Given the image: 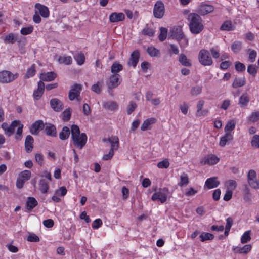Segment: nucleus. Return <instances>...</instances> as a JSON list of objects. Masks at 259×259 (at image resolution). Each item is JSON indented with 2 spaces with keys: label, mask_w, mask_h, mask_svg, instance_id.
<instances>
[{
  "label": "nucleus",
  "mask_w": 259,
  "mask_h": 259,
  "mask_svg": "<svg viewBox=\"0 0 259 259\" xmlns=\"http://www.w3.org/2000/svg\"><path fill=\"white\" fill-rule=\"evenodd\" d=\"M67 192L66 188L62 186L55 191V195L63 197L66 194Z\"/></svg>",
  "instance_id": "54"
},
{
  "label": "nucleus",
  "mask_w": 259,
  "mask_h": 259,
  "mask_svg": "<svg viewBox=\"0 0 259 259\" xmlns=\"http://www.w3.org/2000/svg\"><path fill=\"white\" fill-rule=\"evenodd\" d=\"M33 137L30 135H28L25 141V147L26 151L27 153H30L32 151L33 146Z\"/></svg>",
  "instance_id": "25"
},
{
  "label": "nucleus",
  "mask_w": 259,
  "mask_h": 259,
  "mask_svg": "<svg viewBox=\"0 0 259 259\" xmlns=\"http://www.w3.org/2000/svg\"><path fill=\"white\" fill-rule=\"evenodd\" d=\"M33 30V27L32 26H28L23 27L21 29L20 32L23 35H28L32 32Z\"/></svg>",
  "instance_id": "49"
},
{
  "label": "nucleus",
  "mask_w": 259,
  "mask_h": 259,
  "mask_svg": "<svg viewBox=\"0 0 259 259\" xmlns=\"http://www.w3.org/2000/svg\"><path fill=\"white\" fill-rule=\"evenodd\" d=\"M37 205V200L33 197H28L26 203V208L29 210H32Z\"/></svg>",
  "instance_id": "30"
},
{
  "label": "nucleus",
  "mask_w": 259,
  "mask_h": 259,
  "mask_svg": "<svg viewBox=\"0 0 259 259\" xmlns=\"http://www.w3.org/2000/svg\"><path fill=\"white\" fill-rule=\"evenodd\" d=\"M189 183L188 177L187 174H183L180 176V181L179 185L181 187L187 185Z\"/></svg>",
  "instance_id": "46"
},
{
  "label": "nucleus",
  "mask_w": 259,
  "mask_h": 259,
  "mask_svg": "<svg viewBox=\"0 0 259 259\" xmlns=\"http://www.w3.org/2000/svg\"><path fill=\"white\" fill-rule=\"evenodd\" d=\"M31 176V172L28 170L21 171L17 179V188H21L23 187L24 183L28 181Z\"/></svg>",
  "instance_id": "5"
},
{
  "label": "nucleus",
  "mask_w": 259,
  "mask_h": 259,
  "mask_svg": "<svg viewBox=\"0 0 259 259\" xmlns=\"http://www.w3.org/2000/svg\"><path fill=\"white\" fill-rule=\"evenodd\" d=\"M14 79V74L9 71L3 70L0 72V82L9 83Z\"/></svg>",
  "instance_id": "10"
},
{
  "label": "nucleus",
  "mask_w": 259,
  "mask_h": 259,
  "mask_svg": "<svg viewBox=\"0 0 259 259\" xmlns=\"http://www.w3.org/2000/svg\"><path fill=\"white\" fill-rule=\"evenodd\" d=\"M199 237L201 241L204 242L207 240H212L214 238V235L209 233L203 232L200 235Z\"/></svg>",
  "instance_id": "38"
},
{
  "label": "nucleus",
  "mask_w": 259,
  "mask_h": 259,
  "mask_svg": "<svg viewBox=\"0 0 259 259\" xmlns=\"http://www.w3.org/2000/svg\"><path fill=\"white\" fill-rule=\"evenodd\" d=\"M249 52V59L251 62H253L255 60L257 56V53L255 50H248Z\"/></svg>",
  "instance_id": "58"
},
{
  "label": "nucleus",
  "mask_w": 259,
  "mask_h": 259,
  "mask_svg": "<svg viewBox=\"0 0 259 259\" xmlns=\"http://www.w3.org/2000/svg\"><path fill=\"white\" fill-rule=\"evenodd\" d=\"M190 30L193 34L200 33L204 28L201 18L197 14L191 13L188 15Z\"/></svg>",
  "instance_id": "2"
},
{
  "label": "nucleus",
  "mask_w": 259,
  "mask_h": 259,
  "mask_svg": "<svg viewBox=\"0 0 259 259\" xmlns=\"http://www.w3.org/2000/svg\"><path fill=\"white\" fill-rule=\"evenodd\" d=\"M198 59L200 63L204 66H210L213 63L210 53L206 50L203 49L199 52Z\"/></svg>",
  "instance_id": "4"
},
{
  "label": "nucleus",
  "mask_w": 259,
  "mask_h": 259,
  "mask_svg": "<svg viewBox=\"0 0 259 259\" xmlns=\"http://www.w3.org/2000/svg\"><path fill=\"white\" fill-rule=\"evenodd\" d=\"M16 127V120H13L10 125L5 122L2 124V128L4 130L5 134L8 136H10L14 134Z\"/></svg>",
  "instance_id": "11"
},
{
  "label": "nucleus",
  "mask_w": 259,
  "mask_h": 259,
  "mask_svg": "<svg viewBox=\"0 0 259 259\" xmlns=\"http://www.w3.org/2000/svg\"><path fill=\"white\" fill-rule=\"evenodd\" d=\"M155 33L154 30L152 28L146 27L142 31V34L144 35H147L149 37H152Z\"/></svg>",
  "instance_id": "47"
},
{
  "label": "nucleus",
  "mask_w": 259,
  "mask_h": 259,
  "mask_svg": "<svg viewBox=\"0 0 259 259\" xmlns=\"http://www.w3.org/2000/svg\"><path fill=\"white\" fill-rule=\"evenodd\" d=\"M225 185L229 190L233 191L237 186V183L235 180H229L225 182Z\"/></svg>",
  "instance_id": "40"
},
{
  "label": "nucleus",
  "mask_w": 259,
  "mask_h": 259,
  "mask_svg": "<svg viewBox=\"0 0 259 259\" xmlns=\"http://www.w3.org/2000/svg\"><path fill=\"white\" fill-rule=\"evenodd\" d=\"M81 90V86L80 84H76L73 85L69 93V98L72 101L74 99H78L79 96L80 91Z\"/></svg>",
  "instance_id": "13"
},
{
  "label": "nucleus",
  "mask_w": 259,
  "mask_h": 259,
  "mask_svg": "<svg viewBox=\"0 0 259 259\" xmlns=\"http://www.w3.org/2000/svg\"><path fill=\"white\" fill-rule=\"evenodd\" d=\"M248 120L250 122H255L259 120V111H254L251 113L248 117Z\"/></svg>",
  "instance_id": "43"
},
{
  "label": "nucleus",
  "mask_w": 259,
  "mask_h": 259,
  "mask_svg": "<svg viewBox=\"0 0 259 259\" xmlns=\"http://www.w3.org/2000/svg\"><path fill=\"white\" fill-rule=\"evenodd\" d=\"M51 107L56 112H59L62 110L63 106L62 103L58 99L54 98L50 101Z\"/></svg>",
  "instance_id": "19"
},
{
  "label": "nucleus",
  "mask_w": 259,
  "mask_h": 259,
  "mask_svg": "<svg viewBox=\"0 0 259 259\" xmlns=\"http://www.w3.org/2000/svg\"><path fill=\"white\" fill-rule=\"evenodd\" d=\"M214 8L212 5L202 4L199 7V12L200 14L205 15L212 12Z\"/></svg>",
  "instance_id": "22"
},
{
  "label": "nucleus",
  "mask_w": 259,
  "mask_h": 259,
  "mask_svg": "<svg viewBox=\"0 0 259 259\" xmlns=\"http://www.w3.org/2000/svg\"><path fill=\"white\" fill-rule=\"evenodd\" d=\"M108 141L111 144V149L113 151L118 149L119 145V139L117 136H112L108 139Z\"/></svg>",
  "instance_id": "27"
},
{
  "label": "nucleus",
  "mask_w": 259,
  "mask_h": 259,
  "mask_svg": "<svg viewBox=\"0 0 259 259\" xmlns=\"http://www.w3.org/2000/svg\"><path fill=\"white\" fill-rule=\"evenodd\" d=\"M247 179L248 184L251 188L255 189L259 188V181L257 179L255 170L251 169L249 171Z\"/></svg>",
  "instance_id": "6"
},
{
  "label": "nucleus",
  "mask_w": 259,
  "mask_h": 259,
  "mask_svg": "<svg viewBox=\"0 0 259 259\" xmlns=\"http://www.w3.org/2000/svg\"><path fill=\"white\" fill-rule=\"evenodd\" d=\"M147 52L151 57H157L159 55V51L153 47H149L147 48Z\"/></svg>",
  "instance_id": "42"
},
{
  "label": "nucleus",
  "mask_w": 259,
  "mask_h": 259,
  "mask_svg": "<svg viewBox=\"0 0 259 259\" xmlns=\"http://www.w3.org/2000/svg\"><path fill=\"white\" fill-rule=\"evenodd\" d=\"M251 146L255 148H259V135H254L252 136L251 139Z\"/></svg>",
  "instance_id": "45"
},
{
  "label": "nucleus",
  "mask_w": 259,
  "mask_h": 259,
  "mask_svg": "<svg viewBox=\"0 0 259 259\" xmlns=\"http://www.w3.org/2000/svg\"><path fill=\"white\" fill-rule=\"evenodd\" d=\"M247 72L253 76L256 75L257 70L255 66L253 65H249L247 67Z\"/></svg>",
  "instance_id": "60"
},
{
  "label": "nucleus",
  "mask_w": 259,
  "mask_h": 259,
  "mask_svg": "<svg viewBox=\"0 0 259 259\" xmlns=\"http://www.w3.org/2000/svg\"><path fill=\"white\" fill-rule=\"evenodd\" d=\"M252 246L250 244H246L242 247L236 246L233 248V251L236 253L247 254L250 251Z\"/></svg>",
  "instance_id": "18"
},
{
  "label": "nucleus",
  "mask_w": 259,
  "mask_h": 259,
  "mask_svg": "<svg viewBox=\"0 0 259 259\" xmlns=\"http://www.w3.org/2000/svg\"><path fill=\"white\" fill-rule=\"evenodd\" d=\"M250 231H245L241 237V242L243 244L249 241L251 239L250 235Z\"/></svg>",
  "instance_id": "44"
},
{
  "label": "nucleus",
  "mask_w": 259,
  "mask_h": 259,
  "mask_svg": "<svg viewBox=\"0 0 259 259\" xmlns=\"http://www.w3.org/2000/svg\"><path fill=\"white\" fill-rule=\"evenodd\" d=\"M27 240L29 242H37L39 241V238L35 234H31L28 236Z\"/></svg>",
  "instance_id": "63"
},
{
  "label": "nucleus",
  "mask_w": 259,
  "mask_h": 259,
  "mask_svg": "<svg viewBox=\"0 0 259 259\" xmlns=\"http://www.w3.org/2000/svg\"><path fill=\"white\" fill-rule=\"evenodd\" d=\"M102 225V221L100 219L95 220L92 225V227L94 229H97Z\"/></svg>",
  "instance_id": "61"
},
{
  "label": "nucleus",
  "mask_w": 259,
  "mask_h": 259,
  "mask_svg": "<svg viewBox=\"0 0 259 259\" xmlns=\"http://www.w3.org/2000/svg\"><path fill=\"white\" fill-rule=\"evenodd\" d=\"M169 166V162L167 159H165L157 163V167L159 168H167Z\"/></svg>",
  "instance_id": "52"
},
{
  "label": "nucleus",
  "mask_w": 259,
  "mask_h": 259,
  "mask_svg": "<svg viewBox=\"0 0 259 259\" xmlns=\"http://www.w3.org/2000/svg\"><path fill=\"white\" fill-rule=\"evenodd\" d=\"M249 101V96L246 93H244L239 98L238 104L240 107H244L247 106Z\"/></svg>",
  "instance_id": "29"
},
{
  "label": "nucleus",
  "mask_w": 259,
  "mask_h": 259,
  "mask_svg": "<svg viewBox=\"0 0 259 259\" xmlns=\"http://www.w3.org/2000/svg\"><path fill=\"white\" fill-rule=\"evenodd\" d=\"M103 106L105 109L110 111H115L118 108V105L117 103L115 102L112 101L104 102L103 104Z\"/></svg>",
  "instance_id": "28"
},
{
  "label": "nucleus",
  "mask_w": 259,
  "mask_h": 259,
  "mask_svg": "<svg viewBox=\"0 0 259 259\" xmlns=\"http://www.w3.org/2000/svg\"><path fill=\"white\" fill-rule=\"evenodd\" d=\"M45 131L47 134L51 136H55L56 135V127L51 124H46L45 126Z\"/></svg>",
  "instance_id": "34"
},
{
  "label": "nucleus",
  "mask_w": 259,
  "mask_h": 259,
  "mask_svg": "<svg viewBox=\"0 0 259 259\" xmlns=\"http://www.w3.org/2000/svg\"><path fill=\"white\" fill-rule=\"evenodd\" d=\"M210 52L212 57L214 58H218L220 56V49L218 46L215 47H212L210 49Z\"/></svg>",
  "instance_id": "57"
},
{
  "label": "nucleus",
  "mask_w": 259,
  "mask_h": 259,
  "mask_svg": "<svg viewBox=\"0 0 259 259\" xmlns=\"http://www.w3.org/2000/svg\"><path fill=\"white\" fill-rule=\"evenodd\" d=\"M245 84V80L244 77L236 78L232 83V87L233 88L236 89L243 86Z\"/></svg>",
  "instance_id": "36"
},
{
  "label": "nucleus",
  "mask_w": 259,
  "mask_h": 259,
  "mask_svg": "<svg viewBox=\"0 0 259 259\" xmlns=\"http://www.w3.org/2000/svg\"><path fill=\"white\" fill-rule=\"evenodd\" d=\"M39 185V189L41 193H47L49 189L48 183L44 180H40Z\"/></svg>",
  "instance_id": "37"
},
{
  "label": "nucleus",
  "mask_w": 259,
  "mask_h": 259,
  "mask_svg": "<svg viewBox=\"0 0 259 259\" xmlns=\"http://www.w3.org/2000/svg\"><path fill=\"white\" fill-rule=\"evenodd\" d=\"M156 122V119L154 117L148 118L143 122L141 126V130L142 131H145L147 130L150 129L151 127V125L155 123Z\"/></svg>",
  "instance_id": "21"
},
{
  "label": "nucleus",
  "mask_w": 259,
  "mask_h": 259,
  "mask_svg": "<svg viewBox=\"0 0 259 259\" xmlns=\"http://www.w3.org/2000/svg\"><path fill=\"white\" fill-rule=\"evenodd\" d=\"M125 19V15L123 13L114 12L109 16V20L112 23H116L122 21Z\"/></svg>",
  "instance_id": "15"
},
{
  "label": "nucleus",
  "mask_w": 259,
  "mask_h": 259,
  "mask_svg": "<svg viewBox=\"0 0 259 259\" xmlns=\"http://www.w3.org/2000/svg\"><path fill=\"white\" fill-rule=\"evenodd\" d=\"M58 62L61 64H64L65 65H70L72 62V59L71 56L62 55L60 56L58 59Z\"/></svg>",
  "instance_id": "31"
},
{
  "label": "nucleus",
  "mask_w": 259,
  "mask_h": 259,
  "mask_svg": "<svg viewBox=\"0 0 259 259\" xmlns=\"http://www.w3.org/2000/svg\"><path fill=\"white\" fill-rule=\"evenodd\" d=\"M70 134V131L69 127L64 126L62 131L59 134V138L61 140H64L69 137Z\"/></svg>",
  "instance_id": "33"
},
{
  "label": "nucleus",
  "mask_w": 259,
  "mask_h": 259,
  "mask_svg": "<svg viewBox=\"0 0 259 259\" xmlns=\"http://www.w3.org/2000/svg\"><path fill=\"white\" fill-rule=\"evenodd\" d=\"M71 114V110L70 108L66 109L62 113V119L64 121L70 119Z\"/></svg>",
  "instance_id": "50"
},
{
  "label": "nucleus",
  "mask_w": 259,
  "mask_h": 259,
  "mask_svg": "<svg viewBox=\"0 0 259 259\" xmlns=\"http://www.w3.org/2000/svg\"><path fill=\"white\" fill-rule=\"evenodd\" d=\"M139 55H140L138 51H134L131 54V57L128 60V65L135 68L139 61Z\"/></svg>",
  "instance_id": "20"
},
{
  "label": "nucleus",
  "mask_w": 259,
  "mask_h": 259,
  "mask_svg": "<svg viewBox=\"0 0 259 259\" xmlns=\"http://www.w3.org/2000/svg\"><path fill=\"white\" fill-rule=\"evenodd\" d=\"M45 89V84L41 81H39L37 83V89L34 91L33 97L34 100H38L42 96Z\"/></svg>",
  "instance_id": "16"
},
{
  "label": "nucleus",
  "mask_w": 259,
  "mask_h": 259,
  "mask_svg": "<svg viewBox=\"0 0 259 259\" xmlns=\"http://www.w3.org/2000/svg\"><path fill=\"white\" fill-rule=\"evenodd\" d=\"M45 125L42 120H39L35 121L30 128V132L34 135L37 134L44 128Z\"/></svg>",
  "instance_id": "14"
},
{
  "label": "nucleus",
  "mask_w": 259,
  "mask_h": 259,
  "mask_svg": "<svg viewBox=\"0 0 259 259\" xmlns=\"http://www.w3.org/2000/svg\"><path fill=\"white\" fill-rule=\"evenodd\" d=\"M219 161V158L214 155H209L203 157L200 161L202 164L213 165L217 164Z\"/></svg>",
  "instance_id": "12"
},
{
  "label": "nucleus",
  "mask_w": 259,
  "mask_h": 259,
  "mask_svg": "<svg viewBox=\"0 0 259 259\" xmlns=\"http://www.w3.org/2000/svg\"><path fill=\"white\" fill-rule=\"evenodd\" d=\"M35 13L40 14L41 17L45 18L49 17L50 15V12L48 7L39 3H36L35 5Z\"/></svg>",
  "instance_id": "8"
},
{
  "label": "nucleus",
  "mask_w": 259,
  "mask_h": 259,
  "mask_svg": "<svg viewBox=\"0 0 259 259\" xmlns=\"http://www.w3.org/2000/svg\"><path fill=\"white\" fill-rule=\"evenodd\" d=\"M202 92V87L197 85L193 87L191 90V94L192 96H197L200 94Z\"/></svg>",
  "instance_id": "51"
},
{
  "label": "nucleus",
  "mask_w": 259,
  "mask_h": 259,
  "mask_svg": "<svg viewBox=\"0 0 259 259\" xmlns=\"http://www.w3.org/2000/svg\"><path fill=\"white\" fill-rule=\"evenodd\" d=\"M74 59L79 65H81L84 63L85 57L83 54L78 53L74 56Z\"/></svg>",
  "instance_id": "39"
},
{
  "label": "nucleus",
  "mask_w": 259,
  "mask_h": 259,
  "mask_svg": "<svg viewBox=\"0 0 259 259\" xmlns=\"http://www.w3.org/2000/svg\"><path fill=\"white\" fill-rule=\"evenodd\" d=\"M233 139V135L232 134L225 133V135L220 138L219 145L221 147H224L228 142L232 141Z\"/></svg>",
  "instance_id": "24"
},
{
  "label": "nucleus",
  "mask_w": 259,
  "mask_h": 259,
  "mask_svg": "<svg viewBox=\"0 0 259 259\" xmlns=\"http://www.w3.org/2000/svg\"><path fill=\"white\" fill-rule=\"evenodd\" d=\"M236 124V121L235 119H231L229 120L224 128L225 133H228L229 134H232L233 135L234 134V130L235 129V126Z\"/></svg>",
  "instance_id": "23"
},
{
  "label": "nucleus",
  "mask_w": 259,
  "mask_h": 259,
  "mask_svg": "<svg viewBox=\"0 0 259 259\" xmlns=\"http://www.w3.org/2000/svg\"><path fill=\"white\" fill-rule=\"evenodd\" d=\"M101 86L102 82L98 81L97 83L94 84L92 85V90L96 93H100L101 91Z\"/></svg>",
  "instance_id": "59"
},
{
  "label": "nucleus",
  "mask_w": 259,
  "mask_h": 259,
  "mask_svg": "<svg viewBox=\"0 0 259 259\" xmlns=\"http://www.w3.org/2000/svg\"><path fill=\"white\" fill-rule=\"evenodd\" d=\"M220 184V182L216 177H211L207 179L205 182V186L208 189H210L217 187Z\"/></svg>",
  "instance_id": "17"
},
{
  "label": "nucleus",
  "mask_w": 259,
  "mask_h": 259,
  "mask_svg": "<svg viewBox=\"0 0 259 259\" xmlns=\"http://www.w3.org/2000/svg\"><path fill=\"white\" fill-rule=\"evenodd\" d=\"M56 77V74L53 72L41 73L40 75V78L44 81H50L54 80Z\"/></svg>",
  "instance_id": "26"
},
{
  "label": "nucleus",
  "mask_w": 259,
  "mask_h": 259,
  "mask_svg": "<svg viewBox=\"0 0 259 259\" xmlns=\"http://www.w3.org/2000/svg\"><path fill=\"white\" fill-rule=\"evenodd\" d=\"M35 65L33 64L30 68L27 69L26 77L27 78L31 77L35 75Z\"/></svg>",
  "instance_id": "55"
},
{
  "label": "nucleus",
  "mask_w": 259,
  "mask_h": 259,
  "mask_svg": "<svg viewBox=\"0 0 259 259\" xmlns=\"http://www.w3.org/2000/svg\"><path fill=\"white\" fill-rule=\"evenodd\" d=\"M121 81L122 79L119 74H115L112 75L109 78L108 83L109 90L117 87L120 84Z\"/></svg>",
  "instance_id": "9"
},
{
  "label": "nucleus",
  "mask_w": 259,
  "mask_h": 259,
  "mask_svg": "<svg viewBox=\"0 0 259 259\" xmlns=\"http://www.w3.org/2000/svg\"><path fill=\"white\" fill-rule=\"evenodd\" d=\"M71 138L74 146L79 149L85 145L87 137L85 133H80L79 128L76 125L71 126Z\"/></svg>",
  "instance_id": "1"
},
{
  "label": "nucleus",
  "mask_w": 259,
  "mask_h": 259,
  "mask_svg": "<svg viewBox=\"0 0 259 259\" xmlns=\"http://www.w3.org/2000/svg\"><path fill=\"white\" fill-rule=\"evenodd\" d=\"M122 69V65L117 61L114 62L111 67V71L112 73H113V74H118V73L121 71Z\"/></svg>",
  "instance_id": "35"
},
{
  "label": "nucleus",
  "mask_w": 259,
  "mask_h": 259,
  "mask_svg": "<svg viewBox=\"0 0 259 259\" xmlns=\"http://www.w3.org/2000/svg\"><path fill=\"white\" fill-rule=\"evenodd\" d=\"M242 48V43L239 41H235L231 46V50L235 53H238Z\"/></svg>",
  "instance_id": "41"
},
{
  "label": "nucleus",
  "mask_w": 259,
  "mask_h": 259,
  "mask_svg": "<svg viewBox=\"0 0 259 259\" xmlns=\"http://www.w3.org/2000/svg\"><path fill=\"white\" fill-rule=\"evenodd\" d=\"M160 32L158 36L159 39L160 41H163L167 37V30L166 28L164 27H161L160 29Z\"/></svg>",
  "instance_id": "48"
},
{
  "label": "nucleus",
  "mask_w": 259,
  "mask_h": 259,
  "mask_svg": "<svg viewBox=\"0 0 259 259\" xmlns=\"http://www.w3.org/2000/svg\"><path fill=\"white\" fill-rule=\"evenodd\" d=\"M235 67L237 71H243L245 69V66L240 62H236L235 63Z\"/></svg>",
  "instance_id": "64"
},
{
  "label": "nucleus",
  "mask_w": 259,
  "mask_h": 259,
  "mask_svg": "<svg viewBox=\"0 0 259 259\" xmlns=\"http://www.w3.org/2000/svg\"><path fill=\"white\" fill-rule=\"evenodd\" d=\"M222 30L230 31L232 29V25L230 22H225L221 27Z\"/></svg>",
  "instance_id": "56"
},
{
  "label": "nucleus",
  "mask_w": 259,
  "mask_h": 259,
  "mask_svg": "<svg viewBox=\"0 0 259 259\" xmlns=\"http://www.w3.org/2000/svg\"><path fill=\"white\" fill-rule=\"evenodd\" d=\"M4 41L7 43H13L15 41V37L12 33L6 35L4 38Z\"/></svg>",
  "instance_id": "62"
},
{
  "label": "nucleus",
  "mask_w": 259,
  "mask_h": 259,
  "mask_svg": "<svg viewBox=\"0 0 259 259\" xmlns=\"http://www.w3.org/2000/svg\"><path fill=\"white\" fill-rule=\"evenodd\" d=\"M168 195V189L163 188L154 193L152 196L151 199L152 201H159L161 203H164L167 200Z\"/></svg>",
  "instance_id": "3"
},
{
  "label": "nucleus",
  "mask_w": 259,
  "mask_h": 259,
  "mask_svg": "<svg viewBox=\"0 0 259 259\" xmlns=\"http://www.w3.org/2000/svg\"><path fill=\"white\" fill-rule=\"evenodd\" d=\"M179 60L180 63L183 66L189 67L192 65L190 60L188 59L184 54H181L180 55Z\"/></svg>",
  "instance_id": "32"
},
{
  "label": "nucleus",
  "mask_w": 259,
  "mask_h": 259,
  "mask_svg": "<svg viewBox=\"0 0 259 259\" xmlns=\"http://www.w3.org/2000/svg\"><path fill=\"white\" fill-rule=\"evenodd\" d=\"M137 107V104L133 101L130 102L129 104L127 106V114H131Z\"/></svg>",
  "instance_id": "53"
},
{
  "label": "nucleus",
  "mask_w": 259,
  "mask_h": 259,
  "mask_svg": "<svg viewBox=\"0 0 259 259\" xmlns=\"http://www.w3.org/2000/svg\"><path fill=\"white\" fill-rule=\"evenodd\" d=\"M165 8L164 4L160 1H157L154 5L153 14L157 18H162L164 14Z\"/></svg>",
  "instance_id": "7"
}]
</instances>
